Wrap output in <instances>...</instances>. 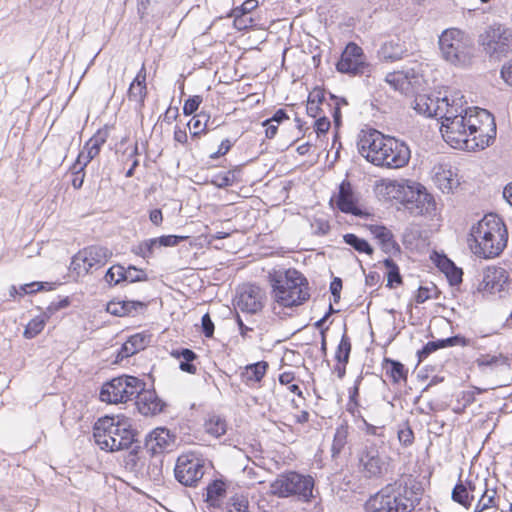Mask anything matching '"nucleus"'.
Returning a JSON list of instances; mask_svg holds the SVG:
<instances>
[{
	"instance_id": "1",
	"label": "nucleus",
	"mask_w": 512,
	"mask_h": 512,
	"mask_svg": "<svg viewBox=\"0 0 512 512\" xmlns=\"http://www.w3.org/2000/svg\"><path fill=\"white\" fill-rule=\"evenodd\" d=\"M440 132L453 148L475 151L490 146L496 137V123L486 109L469 107L460 91H452L450 104H442Z\"/></svg>"
},
{
	"instance_id": "2",
	"label": "nucleus",
	"mask_w": 512,
	"mask_h": 512,
	"mask_svg": "<svg viewBox=\"0 0 512 512\" xmlns=\"http://www.w3.org/2000/svg\"><path fill=\"white\" fill-rule=\"evenodd\" d=\"M358 151L375 166L398 169L408 164L411 151L408 145L375 129L362 131L357 142Z\"/></svg>"
},
{
	"instance_id": "3",
	"label": "nucleus",
	"mask_w": 512,
	"mask_h": 512,
	"mask_svg": "<svg viewBox=\"0 0 512 512\" xmlns=\"http://www.w3.org/2000/svg\"><path fill=\"white\" fill-rule=\"evenodd\" d=\"M508 232L496 214L485 215L473 225L468 239L471 251L481 258L498 256L506 247Z\"/></svg>"
},
{
	"instance_id": "4",
	"label": "nucleus",
	"mask_w": 512,
	"mask_h": 512,
	"mask_svg": "<svg viewBox=\"0 0 512 512\" xmlns=\"http://www.w3.org/2000/svg\"><path fill=\"white\" fill-rule=\"evenodd\" d=\"M95 443L110 452L129 448L134 442L131 420L123 415L98 419L93 428Z\"/></svg>"
},
{
	"instance_id": "5",
	"label": "nucleus",
	"mask_w": 512,
	"mask_h": 512,
	"mask_svg": "<svg viewBox=\"0 0 512 512\" xmlns=\"http://www.w3.org/2000/svg\"><path fill=\"white\" fill-rule=\"evenodd\" d=\"M272 297L281 307L303 304L310 297L306 278L295 269L270 274Z\"/></svg>"
},
{
	"instance_id": "6",
	"label": "nucleus",
	"mask_w": 512,
	"mask_h": 512,
	"mask_svg": "<svg viewBox=\"0 0 512 512\" xmlns=\"http://www.w3.org/2000/svg\"><path fill=\"white\" fill-rule=\"evenodd\" d=\"M415 493L407 484L396 481L386 485L365 504L366 512H410L415 507Z\"/></svg>"
},
{
	"instance_id": "7",
	"label": "nucleus",
	"mask_w": 512,
	"mask_h": 512,
	"mask_svg": "<svg viewBox=\"0 0 512 512\" xmlns=\"http://www.w3.org/2000/svg\"><path fill=\"white\" fill-rule=\"evenodd\" d=\"M442 57L456 66L466 65L472 56L471 40L459 29L445 30L439 37Z\"/></svg>"
},
{
	"instance_id": "8",
	"label": "nucleus",
	"mask_w": 512,
	"mask_h": 512,
	"mask_svg": "<svg viewBox=\"0 0 512 512\" xmlns=\"http://www.w3.org/2000/svg\"><path fill=\"white\" fill-rule=\"evenodd\" d=\"M270 488L272 494L278 497L296 496L299 500L308 502L313 497L314 479L310 475L291 471L280 474Z\"/></svg>"
},
{
	"instance_id": "9",
	"label": "nucleus",
	"mask_w": 512,
	"mask_h": 512,
	"mask_svg": "<svg viewBox=\"0 0 512 512\" xmlns=\"http://www.w3.org/2000/svg\"><path fill=\"white\" fill-rule=\"evenodd\" d=\"M479 44L490 59L499 61L512 53V28L490 25L479 35Z\"/></svg>"
},
{
	"instance_id": "10",
	"label": "nucleus",
	"mask_w": 512,
	"mask_h": 512,
	"mask_svg": "<svg viewBox=\"0 0 512 512\" xmlns=\"http://www.w3.org/2000/svg\"><path fill=\"white\" fill-rule=\"evenodd\" d=\"M137 377L121 375L105 383L100 391V399L110 404L127 403L135 399L145 387Z\"/></svg>"
},
{
	"instance_id": "11",
	"label": "nucleus",
	"mask_w": 512,
	"mask_h": 512,
	"mask_svg": "<svg viewBox=\"0 0 512 512\" xmlns=\"http://www.w3.org/2000/svg\"><path fill=\"white\" fill-rule=\"evenodd\" d=\"M391 458L382 456L378 446L366 441L358 455V468L364 478L379 479L389 471Z\"/></svg>"
},
{
	"instance_id": "12",
	"label": "nucleus",
	"mask_w": 512,
	"mask_h": 512,
	"mask_svg": "<svg viewBox=\"0 0 512 512\" xmlns=\"http://www.w3.org/2000/svg\"><path fill=\"white\" fill-rule=\"evenodd\" d=\"M205 473L204 460L195 454H182L174 468L176 480L184 486L195 487Z\"/></svg>"
},
{
	"instance_id": "13",
	"label": "nucleus",
	"mask_w": 512,
	"mask_h": 512,
	"mask_svg": "<svg viewBox=\"0 0 512 512\" xmlns=\"http://www.w3.org/2000/svg\"><path fill=\"white\" fill-rule=\"evenodd\" d=\"M112 256V252L101 246H90L79 251L72 259V268L80 274L89 273L104 266Z\"/></svg>"
},
{
	"instance_id": "14",
	"label": "nucleus",
	"mask_w": 512,
	"mask_h": 512,
	"mask_svg": "<svg viewBox=\"0 0 512 512\" xmlns=\"http://www.w3.org/2000/svg\"><path fill=\"white\" fill-rule=\"evenodd\" d=\"M336 67L341 73L364 74L368 68V63L363 49L353 42L349 43L342 52Z\"/></svg>"
},
{
	"instance_id": "15",
	"label": "nucleus",
	"mask_w": 512,
	"mask_h": 512,
	"mask_svg": "<svg viewBox=\"0 0 512 512\" xmlns=\"http://www.w3.org/2000/svg\"><path fill=\"white\" fill-rule=\"evenodd\" d=\"M508 272L502 267L490 266L483 271V277L478 285V291L494 295L502 293L508 284Z\"/></svg>"
},
{
	"instance_id": "16",
	"label": "nucleus",
	"mask_w": 512,
	"mask_h": 512,
	"mask_svg": "<svg viewBox=\"0 0 512 512\" xmlns=\"http://www.w3.org/2000/svg\"><path fill=\"white\" fill-rule=\"evenodd\" d=\"M452 98V92L443 97H432L427 94L417 95L413 102V108L419 114H423L427 117H436L440 120L443 113H440V106L442 104H450Z\"/></svg>"
},
{
	"instance_id": "17",
	"label": "nucleus",
	"mask_w": 512,
	"mask_h": 512,
	"mask_svg": "<svg viewBox=\"0 0 512 512\" xmlns=\"http://www.w3.org/2000/svg\"><path fill=\"white\" fill-rule=\"evenodd\" d=\"M264 293L256 285L243 287L237 298V307L242 312L255 314L263 308Z\"/></svg>"
},
{
	"instance_id": "18",
	"label": "nucleus",
	"mask_w": 512,
	"mask_h": 512,
	"mask_svg": "<svg viewBox=\"0 0 512 512\" xmlns=\"http://www.w3.org/2000/svg\"><path fill=\"white\" fill-rule=\"evenodd\" d=\"M416 195L413 200H408L410 213L421 216H434L436 212V202L433 196L426 192L424 186L415 183Z\"/></svg>"
},
{
	"instance_id": "19",
	"label": "nucleus",
	"mask_w": 512,
	"mask_h": 512,
	"mask_svg": "<svg viewBox=\"0 0 512 512\" xmlns=\"http://www.w3.org/2000/svg\"><path fill=\"white\" fill-rule=\"evenodd\" d=\"M138 411L145 416L156 415L163 410L164 403L154 390H143L136 395Z\"/></svg>"
},
{
	"instance_id": "20",
	"label": "nucleus",
	"mask_w": 512,
	"mask_h": 512,
	"mask_svg": "<svg viewBox=\"0 0 512 512\" xmlns=\"http://www.w3.org/2000/svg\"><path fill=\"white\" fill-rule=\"evenodd\" d=\"M173 445V436L166 428H156L145 438V446L152 454L162 453Z\"/></svg>"
},
{
	"instance_id": "21",
	"label": "nucleus",
	"mask_w": 512,
	"mask_h": 512,
	"mask_svg": "<svg viewBox=\"0 0 512 512\" xmlns=\"http://www.w3.org/2000/svg\"><path fill=\"white\" fill-rule=\"evenodd\" d=\"M146 95V69L145 66L142 65L140 71L130 84V87L128 89V98L130 101H134L135 103H137L139 108H141L144 106Z\"/></svg>"
},
{
	"instance_id": "22",
	"label": "nucleus",
	"mask_w": 512,
	"mask_h": 512,
	"mask_svg": "<svg viewBox=\"0 0 512 512\" xmlns=\"http://www.w3.org/2000/svg\"><path fill=\"white\" fill-rule=\"evenodd\" d=\"M337 206L344 213L360 215L361 210L356 206L352 186L349 182H342L339 187Z\"/></svg>"
},
{
	"instance_id": "23",
	"label": "nucleus",
	"mask_w": 512,
	"mask_h": 512,
	"mask_svg": "<svg viewBox=\"0 0 512 512\" xmlns=\"http://www.w3.org/2000/svg\"><path fill=\"white\" fill-rule=\"evenodd\" d=\"M145 307L146 304L141 301L112 300L107 303L106 311L111 315L123 317L128 315H134L136 312L144 309Z\"/></svg>"
},
{
	"instance_id": "24",
	"label": "nucleus",
	"mask_w": 512,
	"mask_h": 512,
	"mask_svg": "<svg viewBox=\"0 0 512 512\" xmlns=\"http://www.w3.org/2000/svg\"><path fill=\"white\" fill-rule=\"evenodd\" d=\"M149 342V338L144 334H134L128 338V340L123 343L121 349L118 352L117 358L123 360L124 358H128L139 351L145 349Z\"/></svg>"
},
{
	"instance_id": "25",
	"label": "nucleus",
	"mask_w": 512,
	"mask_h": 512,
	"mask_svg": "<svg viewBox=\"0 0 512 512\" xmlns=\"http://www.w3.org/2000/svg\"><path fill=\"white\" fill-rule=\"evenodd\" d=\"M407 49L399 39L385 42L378 51L379 57L384 61H397L403 58Z\"/></svg>"
},
{
	"instance_id": "26",
	"label": "nucleus",
	"mask_w": 512,
	"mask_h": 512,
	"mask_svg": "<svg viewBox=\"0 0 512 512\" xmlns=\"http://www.w3.org/2000/svg\"><path fill=\"white\" fill-rule=\"evenodd\" d=\"M268 369V363L259 361L254 364L247 365L241 374L242 380L247 385L258 383L262 380Z\"/></svg>"
},
{
	"instance_id": "27",
	"label": "nucleus",
	"mask_w": 512,
	"mask_h": 512,
	"mask_svg": "<svg viewBox=\"0 0 512 512\" xmlns=\"http://www.w3.org/2000/svg\"><path fill=\"white\" fill-rule=\"evenodd\" d=\"M109 136L108 129H99L83 146L82 150L92 158L99 154L101 147L107 141Z\"/></svg>"
},
{
	"instance_id": "28",
	"label": "nucleus",
	"mask_w": 512,
	"mask_h": 512,
	"mask_svg": "<svg viewBox=\"0 0 512 512\" xmlns=\"http://www.w3.org/2000/svg\"><path fill=\"white\" fill-rule=\"evenodd\" d=\"M480 494V498L475 505L473 512H484L491 508H498L497 491L495 488H488L486 485Z\"/></svg>"
},
{
	"instance_id": "29",
	"label": "nucleus",
	"mask_w": 512,
	"mask_h": 512,
	"mask_svg": "<svg viewBox=\"0 0 512 512\" xmlns=\"http://www.w3.org/2000/svg\"><path fill=\"white\" fill-rule=\"evenodd\" d=\"M171 355L177 359H181L180 369L184 372L195 374L196 366L192 364V361L197 358L195 352L190 349L183 348L181 350H173Z\"/></svg>"
},
{
	"instance_id": "30",
	"label": "nucleus",
	"mask_w": 512,
	"mask_h": 512,
	"mask_svg": "<svg viewBox=\"0 0 512 512\" xmlns=\"http://www.w3.org/2000/svg\"><path fill=\"white\" fill-rule=\"evenodd\" d=\"M451 499L465 509H469L474 500V495H470L464 482L459 480L452 490Z\"/></svg>"
},
{
	"instance_id": "31",
	"label": "nucleus",
	"mask_w": 512,
	"mask_h": 512,
	"mask_svg": "<svg viewBox=\"0 0 512 512\" xmlns=\"http://www.w3.org/2000/svg\"><path fill=\"white\" fill-rule=\"evenodd\" d=\"M384 369L386 371V375H388L394 383H398L401 380H406L407 378V370L399 361L385 359Z\"/></svg>"
},
{
	"instance_id": "32",
	"label": "nucleus",
	"mask_w": 512,
	"mask_h": 512,
	"mask_svg": "<svg viewBox=\"0 0 512 512\" xmlns=\"http://www.w3.org/2000/svg\"><path fill=\"white\" fill-rule=\"evenodd\" d=\"M435 182L442 192H451L459 182L451 170H442L435 174Z\"/></svg>"
},
{
	"instance_id": "33",
	"label": "nucleus",
	"mask_w": 512,
	"mask_h": 512,
	"mask_svg": "<svg viewBox=\"0 0 512 512\" xmlns=\"http://www.w3.org/2000/svg\"><path fill=\"white\" fill-rule=\"evenodd\" d=\"M347 438H348V427L344 426V425L339 426L335 431L333 442H332V447H331V452H332L333 458L338 457L342 453V451L345 449V447L348 443Z\"/></svg>"
},
{
	"instance_id": "34",
	"label": "nucleus",
	"mask_w": 512,
	"mask_h": 512,
	"mask_svg": "<svg viewBox=\"0 0 512 512\" xmlns=\"http://www.w3.org/2000/svg\"><path fill=\"white\" fill-rule=\"evenodd\" d=\"M227 423L224 418L218 415L210 416L205 422V431L218 438L226 433Z\"/></svg>"
},
{
	"instance_id": "35",
	"label": "nucleus",
	"mask_w": 512,
	"mask_h": 512,
	"mask_svg": "<svg viewBox=\"0 0 512 512\" xmlns=\"http://www.w3.org/2000/svg\"><path fill=\"white\" fill-rule=\"evenodd\" d=\"M385 81L396 91L405 92L410 85L407 74L395 71L386 75Z\"/></svg>"
},
{
	"instance_id": "36",
	"label": "nucleus",
	"mask_w": 512,
	"mask_h": 512,
	"mask_svg": "<svg viewBox=\"0 0 512 512\" xmlns=\"http://www.w3.org/2000/svg\"><path fill=\"white\" fill-rule=\"evenodd\" d=\"M226 485L222 480H214L206 488V501L215 504L225 495Z\"/></svg>"
},
{
	"instance_id": "37",
	"label": "nucleus",
	"mask_w": 512,
	"mask_h": 512,
	"mask_svg": "<svg viewBox=\"0 0 512 512\" xmlns=\"http://www.w3.org/2000/svg\"><path fill=\"white\" fill-rule=\"evenodd\" d=\"M343 240L346 244L353 247L359 253H366L371 255L373 253V248L371 245L364 239L358 237L355 234L348 233L343 236Z\"/></svg>"
},
{
	"instance_id": "38",
	"label": "nucleus",
	"mask_w": 512,
	"mask_h": 512,
	"mask_svg": "<svg viewBox=\"0 0 512 512\" xmlns=\"http://www.w3.org/2000/svg\"><path fill=\"white\" fill-rule=\"evenodd\" d=\"M227 509V512H249L248 498L239 493L232 495L227 502Z\"/></svg>"
},
{
	"instance_id": "39",
	"label": "nucleus",
	"mask_w": 512,
	"mask_h": 512,
	"mask_svg": "<svg viewBox=\"0 0 512 512\" xmlns=\"http://www.w3.org/2000/svg\"><path fill=\"white\" fill-rule=\"evenodd\" d=\"M351 352V342L350 338L346 333L342 335L340 343L336 349L335 358L338 363L346 365L349 361V356Z\"/></svg>"
},
{
	"instance_id": "40",
	"label": "nucleus",
	"mask_w": 512,
	"mask_h": 512,
	"mask_svg": "<svg viewBox=\"0 0 512 512\" xmlns=\"http://www.w3.org/2000/svg\"><path fill=\"white\" fill-rule=\"evenodd\" d=\"M46 325L45 317L37 316L26 325L23 336L26 339H32L42 332Z\"/></svg>"
},
{
	"instance_id": "41",
	"label": "nucleus",
	"mask_w": 512,
	"mask_h": 512,
	"mask_svg": "<svg viewBox=\"0 0 512 512\" xmlns=\"http://www.w3.org/2000/svg\"><path fill=\"white\" fill-rule=\"evenodd\" d=\"M507 362H508V358L501 353L498 355L484 354V355H480L476 359V364L480 368L493 367L496 365H504V364H507Z\"/></svg>"
},
{
	"instance_id": "42",
	"label": "nucleus",
	"mask_w": 512,
	"mask_h": 512,
	"mask_svg": "<svg viewBox=\"0 0 512 512\" xmlns=\"http://www.w3.org/2000/svg\"><path fill=\"white\" fill-rule=\"evenodd\" d=\"M156 248H159L155 238H151L139 243L134 249L133 252L141 256L144 259L150 258L153 256Z\"/></svg>"
},
{
	"instance_id": "43",
	"label": "nucleus",
	"mask_w": 512,
	"mask_h": 512,
	"mask_svg": "<svg viewBox=\"0 0 512 512\" xmlns=\"http://www.w3.org/2000/svg\"><path fill=\"white\" fill-rule=\"evenodd\" d=\"M384 265L388 269L387 273V286L394 287L395 284H400L402 282L401 275L399 273V268L396 263L392 259H386L384 261Z\"/></svg>"
},
{
	"instance_id": "44",
	"label": "nucleus",
	"mask_w": 512,
	"mask_h": 512,
	"mask_svg": "<svg viewBox=\"0 0 512 512\" xmlns=\"http://www.w3.org/2000/svg\"><path fill=\"white\" fill-rule=\"evenodd\" d=\"M209 120V117L203 113H200L198 115H195L190 122L188 123V126L190 130L192 131V135L198 136L200 133L204 132L206 129V124Z\"/></svg>"
},
{
	"instance_id": "45",
	"label": "nucleus",
	"mask_w": 512,
	"mask_h": 512,
	"mask_svg": "<svg viewBox=\"0 0 512 512\" xmlns=\"http://www.w3.org/2000/svg\"><path fill=\"white\" fill-rule=\"evenodd\" d=\"M322 103L320 92H316L314 94H310L307 101V114L313 118H316L320 115V111L322 110L320 104Z\"/></svg>"
},
{
	"instance_id": "46",
	"label": "nucleus",
	"mask_w": 512,
	"mask_h": 512,
	"mask_svg": "<svg viewBox=\"0 0 512 512\" xmlns=\"http://www.w3.org/2000/svg\"><path fill=\"white\" fill-rule=\"evenodd\" d=\"M123 281L130 283L146 281L147 275L142 269H138L135 266H129L127 269L124 268Z\"/></svg>"
},
{
	"instance_id": "47",
	"label": "nucleus",
	"mask_w": 512,
	"mask_h": 512,
	"mask_svg": "<svg viewBox=\"0 0 512 512\" xmlns=\"http://www.w3.org/2000/svg\"><path fill=\"white\" fill-rule=\"evenodd\" d=\"M124 267L122 265H113L105 274V281L110 285H116L123 281Z\"/></svg>"
},
{
	"instance_id": "48",
	"label": "nucleus",
	"mask_w": 512,
	"mask_h": 512,
	"mask_svg": "<svg viewBox=\"0 0 512 512\" xmlns=\"http://www.w3.org/2000/svg\"><path fill=\"white\" fill-rule=\"evenodd\" d=\"M211 182L218 188L231 186L234 182V174L231 172L218 173L213 176Z\"/></svg>"
},
{
	"instance_id": "49",
	"label": "nucleus",
	"mask_w": 512,
	"mask_h": 512,
	"mask_svg": "<svg viewBox=\"0 0 512 512\" xmlns=\"http://www.w3.org/2000/svg\"><path fill=\"white\" fill-rule=\"evenodd\" d=\"M373 234L385 246H390L394 243L393 234L391 233V231L389 229H387L384 226L375 227L373 230Z\"/></svg>"
},
{
	"instance_id": "50",
	"label": "nucleus",
	"mask_w": 512,
	"mask_h": 512,
	"mask_svg": "<svg viewBox=\"0 0 512 512\" xmlns=\"http://www.w3.org/2000/svg\"><path fill=\"white\" fill-rule=\"evenodd\" d=\"M445 346H471L478 348L476 342L473 339H469L460 335L452 336L444 339Z\"/></svg>"
},
{
	"instance_id": "51",
	"label": "nucleus",
	"mask_w": 512,
	"mask_h": 512,
	"mask_svg": "<svg viewBox=\"0 0 512 512\" xmlns=\"http://www.w3.org/2000/svg\"><path fill=\"white\" fill-rule=\"evenodd\" d=\"M446 347L445 346V342H444V339L442 340H438V341H430L428 342L423 348L422 350H420L418 352V356L420 358V360L422 359H425L426 357H428L432 352L438 350L439 348H444Z\"/></svg>"
},
{
	"instance_id": "52",
	"label": "nucleus",
	"mask_w": 512,
	"mask_h": 512,
	"mask_svg": "<svg viewBox=\"0 0 512 512\" xmlns=\"http://www.w3.org/2000/svg\"><path fill=\"white\" fill-rule=\"evenodd\" d=\"M158 247H170V246H176L181 241H184L187 239V236H177V235H167V236H161L158 238H155Z\"/></svg>"
},
{
	"instance_id": "53",
	"label": "nucleus",
	"mask_w": 512,
	"mask_h": 512,
	"mask_svg": "<svg viewBox=\"0 0 512 512\" xmlns=\"http://www.w3.org/2000/svg\"><path fill=\"white\" fill-rule=\"evenodd\" d=\"M202 103V97L199 95H195L193 97H190L187 99L183 106V113L185 115H191L193 114L199 107V105Z\"/></svg>"
},
{
	"instance_id": "54",
	"label": "nucleus",
	"mask_w": 512,
	"mask_h": 512,
	"mask_svg": "<svg viewBox=\"0 0 512 512\" xmlns=\"http://www.w3.org/2000/svg\"><path fill=\"white\" fill-rule=\"evenodd\" d=\"M399 442L404 446H410L414 441V433L409 426H405L398 431Z\"/></svg>"
},
{
	"instance_id": "55",
	"label": "nucleus",
	"mask_w": 512,
	"mask_h": 512,
	"mask_svg": "<svg viewBox=\"0 0 512 512\" xmlns=\"http://www.w3.org/2000/svg\"><path fill=\"white\" fill-rule=\"evenodd\" d=\"M487 480H467L464 482L466 485L467 491L470 495H474L475 493H480L482 489L486 486Z\"/></svg>"
},
{
	"instance_id": "56",
	"label": "nucleus",
	"mask_w": 512,
	"mask_h": 512,
	"mask_svg": "<svg viewBox=\"0 0 512 512\" xmlns=\"http://www.w3.org/2000/svg\"><path fill=\"white\" fill-rule=\"evenodd\" d=\"M91 161L92 158L88 157L85 151L81 150L75 163L72 165V169H77V171L81 172Z\"/></svg>"
},
{
	"instance_id": "57",
	"label": "nucleus",
	"mask_w": 512,
	"mask_h": 512,
	"mask_svg": "<svg viewBox=\"0 0 512 512\" xmlns=\"http://www.w3.org/2000/svg\"><path fill=\"white\" fill-rule=\"evenodd\" d=\"M360 382H361V378L359 377L355 381L354 387L349 392V403H348V406H349V411L352 412V413H354V409H353L352 406L356 407L358 405L357 397H358V394H359V383Z\"/></svg>"
},
{
	"instance_id": "58",
	"label": "nucleus",
	"mask_w": 512,
	"mask_h": 512,
	"mask_svg": "<svg viewBox=\"0 0 512 512\" xmlns=\"http://www.w3.org/2000/svg\"><path fill=\"white\" fill-rule=\"evenodd\" d=\"M202 331L206 337H212L214 333V323L210 315L206 313L201 319Z\"/></svg>"
},
{
	"instance_id": "59",
	"label": "nucleus",
	"mask_w": 512,
	"mask_h": 512,
	"mask_svg": "<svg viewBox=\"0 0 512 512\" xmlns=\"http://www.w3.org/2000/svg\"><path fill=\"white\" fill-rule=\"evenodd\" d=\"M330 128V121L327 117L321 116L315 121V130L318 135L325 134Z\"/></svg>"
},
{
	"instance_id": "60",
	"label": "nucleus",
	"mask_w": 512,
	"mask_h": 512,
	"mask_svg": "<svg viewBox=\"0 0 512 512\" xmlns=\"http://www.w3.org/2000/svg\"><path fill=\"white\" fill-rule=\"evenodd\" d=\"M342 289V280L340 278H334L330 284V291L333 296V301L337 303L340 300V292Z\"/></svg>"
},
{
	"instance_id": "61",
	"label": "nucleus",
	"mask_w": 512,
	"mask_h": 512,
	"mask_svg": "<svg viewBox=\"0 0 512 512\" xmlns=\"http://www.w3.org/2000/svg\"><path fill=\"white\" fill-rule=\"evenodd\" d=\"M501 77L506 84L512 86V60L502 66Z\"/></svg>"
},
{
	"instance_id": "62",
	"label": "nucleus",
	"mask_w": 512,
	"mask_h": 512,
	"mask_svg": "<svg viewBox=\"0 0 512 512\" xmlns=\"http://www.w3.org/2000/svg\"><path fill=\"white\" fill-rule=\"evenodd\" d=\"M312 227L315 229V234L317 235H325L329 232L330 230V225L327 221H324V220H316L313 224H312Z\"/></svg>"
},
{
	"instance_id": "63",
	"label": "nucleus",
	"mask_w": 512,
	"mask_h": 512,
	"mask_svg": "<svg viewBox=\"0 0 512 512\" xmlns=\"http://www.w3.org/2000/svg\"><path fill=\"white\" fill-rule=\"evenodd\" d=\"M287 119H289V117L286 114L285 110L279 109L274 113V115L271 118L264 120V124L275 123L278 125L282 121Z\"/></svg>"
},
{
	"instance_id": "64",
	"label": "nucleus",
	"mask_w": 512,
	"mask_h": 512,
	"mask_svg": "<svg viewBox=\"0 0 512 512\" xmlns=\"http://www.w3.org/2000/svg\"><path fill=\"white\" fill-rule=\"evenodd\" d=\"M431 289L428 288V287H419L418 291H417V294L415 296V301L418 303V304H422L424 303L425 301H427L428 299L431 298Z\"/></svg>"
}]
</instances>
